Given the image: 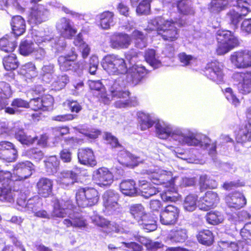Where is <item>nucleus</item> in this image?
Returning a JSON list of instances; mask_svg holds the SVG:
<instances>
[{
  "instance_id": "f257e3e1",
  "label": "nucleus",
  "mask_w": 251,
  "mask_h": 251,
  "mask_svg": "<svg viewBox=\"0 0 251 251\" xmlns=\"http://www.w3.org/2000/svg\"><path fill=\"white\" fill-rule=\"evenodd\" d=\"M168 137L177 144L189 146H199L202 149H209V154H214L216 145L205 135H195L190 131L181 128L172 129L170 125L158 120V137L166 139Z\"/></svg>"
},
{
  "instance_id": "f03ea898",
  "label": "nucleus",
  "mask_w": 251,
  "mask_h": 251,
  "mask_svg": "<svg viewBox=\"0 0 251 251\" xmlns=\"http://www.w3.org/2000/svg\"><path fill=\"white\" fill-rule=\"evenodd\" d=\"M158 181H160L158 187V192L163 189L160 194L162 200L164 201H175L177 200L179 195L175 186V183L177 182L180 186H190L193 185L195 180L193 178H179L175 177L171 181L172 173L159 169L158 170Z\"/></svg>"
},
{
  "instance_id": "7ed1b4c3",
  "label": "nucleus",
  "mask_w": 251,
  "mask_h": 251,
  "mask_svg": "<svg viewBox=\"0 0 251 251\" xmlns=\"http://www.w3.org/2000/svg\"><path fill=\"white\" fill-rule=\"evenodd\" d=\"M21 188V184L10 171H0V200L3 202L14 201V193Z\"/></svg>"
},
{
  "instance_id": "20e7f679",
  "label": "nucleus",
  "mask_w": 251,
  "mask_h": 251,
  "mask_svg": "<svg viewBox=\"0 0 251 251\" xmlns=\"http://www.w3.org/2000/svg\"><path fill=\"white\" fill-rule=\"evenodd\" d=\"M184 22L180 19L165 20L162 18L158 19V35H160L163 40L174 41L179 37V30L178 27H181Z\"/></svg>"
},
{
  "instance_id": "39448f33",
  "label": "nucleus",
  "mask_w": 251,
  "mask_h": 251,
  "mask_svg": "<svg viewBox=\"0 0 251 251\" xmlns=\"http://www.w3.org/2000/svg\"><path fill=\"white\" fill-rule=\"evenodd\" d=\"M99 191L93 187H79L75 193V201L77 205L82 208L96 205L100 200Z\"/></svg>"
},
{
  "instance_id": "423d86ee",
  "label": "nucleus",
  "mask_w": 251,
  "mask_h": 251,
  "mask_svg": "<svg viewBox=\"0 0 251 251\" xmlns=\"http://www.w3.org/2000/svg\"><path fill=\"white\" fill-rule=\"evenodd\" d=\"M101 65L110 75L125 74L127 72V67L124 58L115 54H107L104 57Z\"/></svg>"
},
{
  "instance_id": "0eeeda50",
  "label": "nucleus",
  "mask_w": 251,
  "mask_h": 251,
  "mask_svg": "<svg viewBox=\"0 0 251 251\" xmlns=\"http://www.w3.org/2000/svg\"><path fill=\"white\" fill-rule=\"evenodd\" d=\"M218 46L216 51L219 55L224 54L237 46L238 39L230 31L219 29L216 33Z\"/></svg>"
},
{
  "instance_id": "6e6552de",
  "label": "nucleus",
  "mask_w": 251,
  "mask_h": 251,
  "mask_svg": "<svg viewBox=\"0 0 251 251\" xmlns=\"http://www.w3.org/2000/svg\"><path fill=\"white\" fill-rule=\"evenodd\" d=\"M74 208L75 205L71 201L56 199L53 201L50 217L53 219L64 218L71 215V212H73Z\"/></svg>"
},
{
  "instance_id": "1a4fd4ad",
  "label": "nucleus",
  "mask_w": 251,
  "mask_h": 251,
  "mask_svg": "<svg viewBox=\"0 0 251 251\" xmlns=\"http://www.w3.org/2000/svg\"><path fill=\"white\" fill-rule=\"evenodd\" d=\"M236 6L241 13L232 9L227 13L226 16L227 20L234 25H237L242 17L246 16L251 11V2L248 0H237Z\"/></svg>"
},
{
  "instance_id": "9d476101",
  "label": "nucleus",
  "mask_w": 251,
  "mask_h": 251,
  "mask_svg": "<svg viewBox=\"0 0 251 251\" xmlns=\"http://www.w3.org/2000/svg\"><path fill=\"white\" fill-rule=\"evenodd\" d=\"M92 180L100 187L111 185L113 181V175L108 169L100 167L95 170L92 174Z\"/></svg>"
},
{
  "instance_id": "9b49d317",
  "label": "nucleus",
  "mask_w": 251,
  "mask_h": 251,
  "mask_svg": "<svg viewBox=\"0 0 251 251\" xmlns=\"http://www.w3.org/2000/svg\"><path fill=\"white\" fill-rule=\"evenodd\" d=\"M230 60L237 68L245 69L251 67V51L244 50L234 52L230 56Z\"/></svg>"
},
{
  "instance_id": "f8f14e48",
  "label": "nucleus",
  "mask_w": 251,
  "mask_h": 251,
  "mask_svg": "<svg viewBox=\"0 0 251 251\" xmlns=\"http://www.w3.org/2000/svg\"><path fill=\"white\" fill-rule=\"evenodd\" d=\"M18 157V151L14 144L8 141H0V159L8 162H14Z\"/></svg>"
},
{
  "instance_id": "ddd939ff",
  "label": "nucleus",
  "mask_w": 251,
  "mask_h": 251,
  "mask_svg": "<svg viewBox=\"0 0 251 251\" xmlns=\"http://www.w3.org/2000/svg\"><path fill=\"white\" fill-rule=\"evenodd\" d=\"M179 214V211L177 207L169 205L161 211L160 222L166 226L174 225L177 221Z\"/></svg>"
},
{
  "instance_id": "4468645a",
  "label": "nucleus",
  "mask_w": 251,
  "mask_h": 251,
  "mask_svg": "<svg viewBox=\"0 0 251 251\" xmlns=\"http://www.w3.org/2000/svg\"><path fill=\"white\" fill-rule=\"evenodd\" d=\"M119 194L113 190H108L103 195V203L106 210L111 213L120 208Z\"/></svg>"
},
{
  "instance_id": "2eb2a0df",
  "label": "nucleus",
  "mask_w": 251,
  "mask_h": 251,
  "mask_svg": "<svg viewBox=\"0 0 251 251\" xmlns=\"http://www.w3.org/2000/svg\"><path fill=\"white\" fill-rule=\"evenodd\" d=\"M77 58V55L74 52L71 54L60 56L58 58L59 69L64 72L71 70L76 71L80 68V64L75 62Z\"/></svg>"
},
{
  "instance_id": "dca6fc26",
  "label": "nucleus",
  "mask_w": 251,
  "mask_h": 251,
  "mask_svg": "<svg viewBox=\"0 0 251 251\" xmlns=\"http://www.w3.org/2000/svg\"><path fill=\"white\" fill-rule=\"evenodd\" d=\"M78 162L81 165L94 167L97 165V161L93 150L89 148H82L78 150Z\"/></svg>"
},
{
  "instance_id": "f3484780",
  "label": "nucleus",
  "mask_w": 251,
  "mask_h": 251,
  "mask_svg": "<svg viewBox=\"0 0 251 251\" xmlns=\"http://www.w3.org/2000/svg\"><path fill=\"white\" fill-rule=\"evenodd\" d=\"M60 35L68 39H72L77 33V29L73 26L69 19L63 17L56 25Z\"/></svg>"
},
{
  "instance_id": "a211bd4d",
  "label": "nucleus",
  "mask_w": 251,
  "mask_h": 251,
  "mask_svg": "<svg viewBox=\"0 0 251 251\" xmlns=\"http://www.w3.org/2000/svg\"><path fill=\"white\" fill-rule=\"evenodd\" d=\"M78 174L73 170H63L57 177V182L62 187L68 188L78 182Z\"/></svg>"
},
{
  "instance_id": "6ab92c4d",
  "label": "nucleus",
  "mask_w": 251,
  "mask_h": 251,
  "mask_svg": "<svg viewBox=\"0 0 251 251\" xmlns=\"http://www.w3.org/2000/svg\"><path fill=\"white\" fill-rule=\"evenodd\" d=\"M222 67V65L218 62H211L207 65L205 70V75L217 83L221 82L223 78Z\"/></svg>"
},
{
  "instance_id": "aec40b11",
  "label": "nucleus",
  "mask_w": 251,
  "mask_h": 251,
  "mask_svg": "<svg viewBox=\"0 0 251 251\" xmlns=\"http://www.w3.org/2000/svg\"><path fill=\"white\" fill-rule=\"evenodd\" d=\"M233 77L239 81L238 88L241 93L248 94L251 92V73H236Z\"/></svg>"
},
{
  "instance_id": "412c9836",
  "label": "nucleus",
  "mask_w": 251,
  "mask_h": 251,
  "mask_svg": "<svg viewBox=\"0 0 251 251\" xmlns=\"http://www.w3.org/2000/svg\"><path fill=\"white\" fill-rule=\"evenodd\" d=\"M225 201L227 206L235 210L244 207L247 203L244 196L241 193L235 192L229 194L225 197Z\"/></svg>"
},
{
  "instance_id": "4be33fe9",
  "label": "nucleus",
  "mask_w": 251,
  "mask_h": 251,
  "mask_svg": "<svg viewBox=\"0 0 251 251\" xmlns=\"http://www.w3.org/2000/svg\"><path fill=\"white\" fill-rule=\"evenodd\" d=\"M218 194L212 191H207L204 196L200 198L198 202V207L200 209L207 211L215 206L219 202Z\"/></svg>"
},
{
  "instance_id": "5701e85b",
  "label": "nucleus",
  "mask_w": 251,
  "mask_h": 251,
  "mask_svg": "<svg viewBox=\"0 0 251 251\" xmlns=\"http://www.w3.org/2000/svg\"><path fill=\"white\" fill-rule=\"evenodd\" d=\"M247 118L248 124L239 131L236 140L238 143L247 144V147H251V108L248 110Z\"/></svg>"
},
{
  "instance_id": "b1692460",
  "label": "nucleus",
  "mask_w": 251,
  "mask_h": 251,
  "mask_svg": "<svg viewBox=\"0 0 251 251\" xmlns=\"http://www.w3.org/2000/svg\"><path fill=\"white\" fill-rule=\"evenodd\" d=\"M146 68L143 66L134 65L130 68L127 75L128 81L132 86L138 84L147 74Z\"/></svg>"
},
{
  "instance_id": "393cba45",
  "label": "nucleus",
  "mask_w": 251,
  "mask_h": 251,
  "mask_svg": "<svg viewBox=\"0 0 251 251\" xmlns=\"http://www.w3.org/2000/svg\"><path fill=\"white\" fill-rule=\"evenodd\" d=\"M37 193L43 198H48L52 193L53 181L47 177H41L36 184Z\"/></svg>"
},
{
  "instance_id": "a878e982",
  "label": "nucleus",
  "mask_w": 251,
  "mask_h": 251,
  "mask_svg": "<svg viewBox=\"0 0 251 251\" xmlns=\"http://www.w3.org/2000/svg\"><path fill=\"white\" fill-rule=\"evenodd\" d=\"M131 43L130 36L126 33L115 34L109 41L110 46L114 49H126Z\"/></svg>"
},
{
  "instance_id": "bb28decb",
  "label": "nucleus",
  "mask_w": 251,
  "mask_h": 251,
  "mask_svg": "<svg viewBox=\"0 0 251 251\" xmlns=\"http://www.w3.org/2000/svg\"><path fill=\"white\" fill-rule=\"evenodd\" d=\"M10 24L11 33L17 38L23 35L26 31V25L25 21L20 15L12 16Z\"/></svg>"
},
{
  "instance_id": "cd10ccee",
  "label": "nucleus",
  "mask_w": 251,
  "mask_h": 251,
  "mask_svg": "<svg viewBox=\"0 0 251 251\" xmlns=\"http://www.w3.org/2000/svg\"><path fill=\"white\" fill-rule=\"evenodd\" d=\"M13 175L19 182L25 180L32 175V170L30 166L24 162L17 163L13 167Z\"/></svg>"
},
{
  "instance_id": "c85d7f7f",
  "label": "nucleus",
  "mask_w": 251,
  "mask_h": 251,
  "mask_svg": "<svg viewBox=\"0 0 251 251\" xmlns=\"http://www.w3.org/2000/svg\"><path fill=\"white\" fill-rule=\"evenodd\" d=\"M129 213L138 224L143 223L145 219L148 216L144 207L140 203L132 204L129 207Z\"/></svg>"
},
{
  "instance_id": "c756f323",
  "label": "nucleus",
  "mask_w": 251,
  "mask_h": 251,
  "mask_svg": "<svg viewBox=\"0 0 251 251\" xmlns=\"http://www.w3.org/2000/svg\"><path fill=\"white\" fill-rule=\"evenodd\" d=\"M12 94L10 86L5 82H0V110L8 105V99Z\"/></svg>"
},
{
  "instance_id": "7c9ffc66",
  "label": "nucleus",
  "mask_w": 251,
  "mask_h": 251,
  "mask_svg": "<svg viewBox=\"0 0 251 251\" xmlns=\"http://www.w3.org/2000/svg\"><path fill=\"white\" fill-rule=\"evenodd\" d=\"M120 189L126 196H133L137 193L136 183L133 179L122 180L120 183Z\"/></svg>"
},
{
  "instance_id": "2f4dec72",
  "label": "nucleus",
  "mask_w": 251,
  "mask_h": 251,
  "mask_svg": "<svg viewBox=\"0 0 251 251\" xmlns=\"http://www.w3.org/2000/svg\"><path fill=\"white\" fill-rule=\"evenodd\" d=\"M138 127L141 130H145L151 127L154 124V121L148 113L139 112L137 114Z\"/></svg>"
},
{
  "instance_id": "473e14b6",
  "label": "nucleus",
  "mask_w": 251,
  "mask_h": 251,
  "mask_svg": "<svg viewBox=\"0 0 251 251\" xmlns=\"http://www.w3.org/2000/svg\"><path fill=\"white\" fill-rule=\"evenodd\" d=\"M187 231L182 227H176L171 230L168 238L175 242H183L187 238Z\"/></svg>"
},
{
  "instance_id": "72a5a7b5",
  "label": "nucleus",
  "mask_w": 251,
  "mask_h": 251,
  "mask_svg": "<svg viewBox=\"0 0 251 251\" xmlns=\"http://www.w3.org/2000/svg\"><path fill=\"white\" fill-rule=\"evenodd\" d=\"M17 47V42L8 35L0 38V49L7 53L12 52Z\"/></svg>"
},
{
  "instance_id": "f704fd0d",
  "label": "nucleus",
  "mask_w": 251,
  "mask_h": 251,
  "mask_svg": "<svg viewBox=\"0 0 251 251\" xmlns=\"http://www.w3.org/2000/svg\"><path fill=\"white\" fill-rule=\"evenodd\" d=\"M44 162L46 170L49 175L54 174L59 169L60 162L55 155L50 156Z\"/></svg>"
},
{
  "instance_id": "c9c22d12",
  "label": "nucleus",
  "mask_w": 251,
  "mask_h": 251,
  "mask_svg": "<svg viewBox=\"0 0 251 251\" xmlns=\"http://www.w3.org/2000/svg\"><path fill=\"white\" fill-rule=\"evenodd\" d=\"M15 137L22 144L27 146L33 145L38 139L37 136L32 137L27 135L23 129H19L15 133Z\"/></svg>"
},
{
  "instance_id": "e433bc0d",
  "label": "nucleus",
  "mask_w": 251,
  "mask_h": 251,
  "mask_svg": "<svg viewBox=\"0 0 251 251\" xmlns=\"http://www.w3.org/2000/svg\"><path fill=\"white\" fill-rule=\"evenodd\" d=\"M19 74L30 79L37 75V72L34 64L32 62H28L21 66L19 70Z\"/></svg>"
},
{
  "instance_id": "4c0bfd02",
  "label": "nucleus",
  "mask_w": 251,
  "mask_h": 251,
  "mask_svg": "<svg viewBox=\"0 0 251 251\" xmlns=\"http://www.w3.org/2000/svg\"><path fill=\"white\" fill-rule=\"evenodd\" d=\"M2 63L5 69L7 71L14 70L19 65L17 56L13 53L4 57L2 59Z\"/></svg>"
},
{
  "instance_id": "58836bf2",
  "label": "nucleus",
  "mask_w": 251,
  "mask_h": 251,
  "mask_svg": "<svg viewBox=\"0 0 251 251\" xmlns=\"http://www.w3.org/2000/svg\"><path fill=\"white\" fill-rule=\"evenodd\" d=\"M114 13L109 11H105L99 15L100 26L104 29L110 28L113 21Z\"/></svg>"
},
{
  "instance_id": "ea45409f",
  "label": "nucleus",
  "mask_w": 251,
  "mask_h": 251,
  "mask_svg": "<svg viewBox=\"0 0 251 251\" xmlns=\"http://www.w3.org/2000/svg\"><path fill=\"white\" fill-rule=\"evenodd\" d=\"M131 37L137 48L142 49L146 47L147 38L142 31L135 29L132 32Z\"/></svg>"
},
{
  "instance_id": "a19ab883",
  "label": "nucleus",
  "mask_w": 251,
  "mask_h": 251,
  "mask_svg": "<svg viewBox=\"0 0 251 251\" xmlns=\"http://www.w3.org/2000/svg\"><path fill=\"white\" fill-rule=\"evenodd\" d=\"M197 238L200 243L206 246L211 245L214 240L213 234L208 229H204L199 231Z\"/></svg>"
},
{
  "instance_id": "79ce46f5",
  "label": "nucleus",
  "mask_w": 251,
  "mask_h": 251,
  "mask_svg": "<svg viewBox=\"0 0 251 251\" xmlns=\"http://www.w3.org/2000/svg\"><path fill=\"white\" fill-rule=\"evenodd\" d=\"M34 45L33 42L31 40H22L19 45V52L23 56H28L34 51Z\"/></svg>"
},
{
  "instance_id": "37998d69",
  "label": "nucleus",
  "mask_w": 251,
  "mask_h": 251,
  "mask_svg": "<svg viewBox=\"0 0 251 251\" xmlns=\"http://www.w3.org/2000/svg\"><path fill=\"white\" fill-rule=\"evenodd\" d=\"M10 238L12 239V243L14 246L15 248L12 245H5L2 248L1 251H26L22 242L16 237L11 236Z\"/></svg>"
},
{
  "instance_id": "c03bdc74",
  "label": "nucleus",
  "mask_w": 251,
  "mask_h": 251,
  "mask_svg": "<svg viewBox=\"0 0 251 251\" xmlns=\"http://www.w3.org/2000/svg\"><path fill=\"white\" fill-rule=\"evenodd\" d=\"M44 13L37 8H32L30 15L29 16L28 21L30 24L38 25L41 24L44 21Z\"/></svg>"
},
{
  "instance_id": "a18cd8bd",
  "label": "nucleus",
  "mask_w": 251,
  "mask_h": 251,
  "mask_svg": "<svg viewBox=\"0 0 251 251\" xmlns=\"http://www.w3.org/2000/svg\"><path fill=\"white\" fill-rule=\"evenodd\" d=\"M228 3V0H212L208 8L211 12L218 13L224 10Z\"/></svg>"
},
{
  "instance_id": "49530a36",
  "label": "nucleus",
  "mask_w": 251,
  "mask_h": 251,
  "mask_svg": "<svg viewBox=\"0 0 251 251\" xmlns=\"http://www.w3.org/2000/svg\"><path fill=\"white\" fill-rule=\"evenodd\" d=\"M207 222L211 225H215L221 223L224 221V216L220 212L211 211L206 216Z\"/></svg>"
},
{
  "instance_id": "de8ad7c7",
  "label": "nucleus",
  "mask_w": 251,
  "mask_h": 251,
  "mask_svg": "<svg viewBox=\"0 0 251 251\" xmlns=\"http://www.w3.org/2000/svg\"><path fill=\"white\" fill-rule=\"evenodd\" d=\"M198 197L196 195H190L187 196L183 202V207L186 211L192 212L195 210L197 207Z\"/></svg>"
},
{
  "instance_id": "09e8293b",
  "label": "nucleus",
  "mask_w": 251,
  "mask_h": 251,
  "mask_svg": "<svg viewBox=\"0 0 251 251\" xmlns=\"http://www.w3.org/2000/svg\"><path fill=\"white\" fill-rule=\"evenodd\" d=\"M69 79L67 75H59L56 79L52 82L51 86L55 91H59L64 88Z\"/></svg>"
},
{
  "instance_id": "8fccbe9b",
  "label": "nucleus",
  "mask_w": 251,
  "mask_h": 251,
  "mask_svg": "<svg viewBox=\"0 0 251 251\" xmlns=\"http://www.w3.org/2000/svg\"><path fill=\"white\" fill-rule=\"evenodd\" d=\"M54 73V66L52 65H44L42 69V79L46 82L50 83L53 78Z\"/></svg>"
},
{
  "instance_id": "3c124183",
  "label": "nucleus",
  "mask_w": 251,
  "mask_h": 251,
  "mask_svg": "<svg viewBox=\"0 0 251 251\" xmlns=\"http://www.w3.org/2000/svg\"><path fill=\"white\" fill-rule=\"evenodd\" d=\"M118 161L122 165L127 167H133L134 166L133 163V157L129 153L124 151L118 155Z\"/></svg>"
},
{
  "instance_id": "603ef678",
  "label": "nucleus",
  "mask_w": 251,
  "mask_h": 251,
  "mask_svg": "<svg viewBox=\"0 0 251 251\" xmlns=\"http://www.w3.org/2000/svg\"><path fill=\"white\" fill-rule=\"evenodd\" d=\"M69 218L73 220V224L74 227H85L87 226L86 221L81 215L72 213L71 212V215H68Z\"/></svg>"
},
{
  "instance_id": "864d4df0",
  "label": "nucleus",
  "mask_w": 251,
  "mask_h": 251,
  "mask_svg": "<svg viewBox=\"0 0 251 251\" xmlns=\"http://www.w3.org/2000/svg\"><path fill=\"white\" fill-rule=\"evenodd\" d=\"M26 155L31 159L36 161L41 160L44 157L42 151L37 148H31L26 151Z\"/></svg>"
},
{
  "instance_id": "5fc2aeb1",
  "label": "nucleus",
  "mask_w": 251,
  "mask_h": 251,
  "mask_svg": "<svg viewBox=\"0 0 251 251\" xmlns=\"http://www.w3.org/2000/svg\"><path fill=\"white\" fill-rule=\"evenodd\" d=\"M94 95L95 96L99 102L104 105L109 104L112 100L110 94H108L107 93L105 88L100 92L97 93L95 95L94 94Z\"/></svg>"
},
{
  "instance_id": "6e6d98bb",
  "label": "nucleus",
  "mask_w": 251,
  "mask_h": 251,
  "mask_svg": "<svg viewBox=\"0 0 251 251\" xmlns=\"http://www.w3.org/2000/svg\"><path fill=\"white\" fill-rule=\"evenodd\" d=\"M199 183L201 189H206L208 188H214L215 187V181L206 175H202L200 177Z\"/></svg>"
},
{
  "instance_id": "4d7b16f0",
  "label": "nucleus",
  "mask_w": 251,
  "mask_h": 251,
  "mask_svg": "<svg viewBox=\"0 0 251 251\" xmlns=\"http://www.w3.org/2000/svg\"><path fill=\"white\" fill-rule=\"evenodd\" d=\"M139 225L142 226L143 228L149 232L154 231L157 228L156 221L149 215L147 216V218L145 219L143 223H140Z\"/></svg>"
},
{
  "instance_id": "13d9d810",
  "label": "nucleus",
  "mask_w": 251,
  "mask_h": 251,
  "mask_svg": "<svg viewBox=\"0 0 251 251\" xmlns=\"http://www.w3.org/2000/svg\"><path fill=\"white\" fill-rule=\"evenodd\" d=\"M188 0H182L178 1L177 4L178 10L181 14L187 15L193 13V10L189 5Z\"/></svg>"
},
{
  "instance_id": "bf43d9fd",
  "label": "nucleus",
  "mask_w": 251,
  "mask_h": 251,
  "mask_svg": "<svg viewBox=\"0 0 251 251\" xmlns=\"http://www.w3.org/2000/svg\"><path fill=\"white\" fill-rule=\"evenodd\" d=\"M42 110L47 111L51 108L53 105L54 99L50 95H46L41 98Z\"/></svg>"
},
{
  "instance_id": "052dcab7",
  "label": "nucleus",
  "mask_w": 251,
  "mask_h": 251,
  "mask_svg": "<svg viewBox=\"0 0 251 251\" xmlns=\"http://www.w3.org/2000/svg\"><path fill=\"white\" fill-rule=\"evenodd\" d=\"M59 158L63 163H70L72 160L73 153L69 148H63L59 152Z\"/></svg>"
},
{
  "instance_id": "680f3d73",
  "label": "nucleus",
  "mask_w": 251,
  "mask_h": 251,
  "mask_svg": "<svg viewBox=\"0 0 251 251\" xmlns=\"http://www.w3.org/2000/svg\"><path fill=\"white\" fill-rule=\"evenodd\" d=\"M103 139L105 140L108 144H110L112 148H119L122 146L118 138L110 132L104 133Z\"/></svg>"
},
{
  "instance_id": "e2e57ef3",
  "label": "nucleus",
  "mask_w": 251,
  "mask_h": 251,
  "mask_svg": "<svg viewBox=\"0 0 251 251\" xmlns=\"http://www.w3.org/2000/svg\"><path fill=\"white\" fill-rule=\"evenodd\" d=\"M223 91L225 93L226 98L228 101L231 102L233 105L236 106L239 104V100L234 94L231 88L229 87L226 88L224 90L223 89Z\"/></svg>"
},
{
  "instance_id": "0e129e2a",
  "label": "nucleus",
  "mask_w": 251,
  "mask_h": 251,
  "mask_svg": "<svg viewBox=\"0 0 251 251\" xmlns=\"http://www.w3.org/2000/svg\"><path fill=\"white\" fill-rule=\"evenodd\" d=\"M150 3L147 0L141 2L136 8V12L139 15L148 14L150 10Z\"/></svg>"
},
{
  "instance_id": "69168bd1",
  "label": "nucleus",
  "mask_w": 251,
  "mask_h": 251,
  "mask_svg": "<svg viewBox=\"0 0 251 251\" xmlns=\"http://www.w3.org/2000/svg\"><path fill=\"white\" fill-rule=\"evenodd\" d=\"M88 84L90 89L97 93H99L105 88L100 80H89Z\"/></svg>"
},
{
  "instance_id": "338daca9",
  "label": "nucleus",
  "mask_w": 251,
  "mask_h": 251,
  "mask_svg": "<svg viewBox=\"0 0 251 251\" xmlns=\"http://www.w3.org/2000/svg\"><path fill=\"white\" fill-rule=\"evenodd\" d=\"M240 234L245 240H249L251 243V223L246 224L242 228Z\"/></svg>"
},
{
  "instance_id": "774afa93",
  "label": "nucleus",
  "mask_w": 251,
  "mask_h": 251,
  "mask_svg": "<svg viewBox=\"0 0 251 251\" xmlns=\"http://www.w3.org/2000/svg\"><path fill=\"white\" fill-rule=\"evenodd\" d=\"M122 244L125 248L128 249L129 251H142L143 250L142 245L135 242H122Z\"/></svg>"
}]
</instances>
